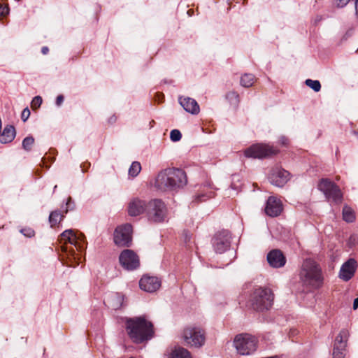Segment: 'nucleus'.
<instances>
[{
	"label": "nucleus",
	"mask_w": 358,
	"mask_h": 358,
	"mask_svg": "<svg viewBox=\"0 0 358 358\" xmlns=\"http://www.w3.org/2000/svg\"><path fill=\"white\" fill-rule=\"evenodd\" d=\"M187 183L185 172L177 168H168L160 171L156 177L155 187L160 192L176 191Z\"/></svg>",
	"instance_id": "1"
},
{
	"label": "nucleus",
	"mask_w": 358,
	"mask_h": 358,
	"mask_svg": "<svg viewBox=\"0 0 358 358\" xmlns=\"http://www.w3.org/2000/svg\"><path fill=\"white\" fill-rule=\"evenodd\" d=\"M126 329L131 340L137 344L150 340L154 335L153 324L144 316L127 319Z\"/></svg>",
	"instance_id": "2"
},
{
	"label": "nucleus",
	"mask_w": 358,
	"mask_h": 358,
	"mask_svg": "<svg viewBox=\"0 0 358 358\" xmlns=\"http://www.w3.org/2000/svg\"><path fill=\"white\" fill-rule=\"evenodd\" d=\"M299 275L304 285L313 288H318L322 285L323 277L321 268L312 259H306L303 262Z\"/></svg>",
	"instance_id": "3"
},
{
	"label": "nucleus",
	"mask_w": 358,
	"mask_h": 358,
	"mask_svg": "<svg viewBox=\"0 0 358 358\" xmlns=\"http://www.w3.org/2000/svg\"><path fill=\"white\" fill-rule=\"evenodd\" d=\"M84 239L85 237L83 234L80 236H77L73 230L66 229L61 234L59 241L62 245V250L66 252L68 255L76 258V251L74 250L73 248L71 246V248H69L66 245L69 243L70 245L76 248L77 250H83L85 247Z\"/></svg>",
	"instance_id": "4"
},
{
	"label": "nucleus",
	"mask_w": 358,
	"mask_h": 358,
	"mask_svg": "<svg viewBox=\"0 0 358 358\" xmlns=\"http://www.w3.org/2000/svg\"><path fill=\"white\" fill-rule=\"evenodd\" d=\"M273 301V294L270 289L259 287L252 294L250 303L252 308L257 311L269 309Z\"/></svg>",
	"instance_id": "5"
},
{
	"label": "nucleus",
	"mask_w": 358,
	"mask_h": 358,
	"mask_svg": "<svg viewBox=\"0 0 358 358\" xmlns=\"http://www.w3.org/2000/svg\"><path fill=\"white\" fill-rule=\"evenodd\" d=\"M234 346L241 355H250L257 349V338L248 333L237 334L233 341Z\"/></svg>",
	"instance_id": "6"
},
{
	"label": "nucleus",
	"mask_w": 358,
	"mask_h": 358,
	"mask_svg": "<svg viewBox=\"0 0 358 358\" xmlns=\"http://www.w3.org/2000/svg\"><path fill=\"white\" fill-rule=\"evenodd\" d=\"M167 208L161 199H152L147 203L146 215L153 222H162L166 216Z\"/></svg>",
	"instance_id": "7"
},
{
	"label": "nucleus",
	"mask_w": 358,
	"mask_h": 358,
	"mask_svg": "<svg viewBox=\"0 0 358 358\" xmlns=\"http://www.w3.org/2000/svg\"><path fill=\"white\" fill-rule=\"evenodd\" d=\"M319 189L322 192L326 198L338 204L342 202L343 194L341 189L334 182L329 179H322L318 185Z\"/></svg>",
	"instance_id": "8"
},
{
	"label": "nucleus",
	"mask_w": 358,
	"mask_h": 358,
	"mask_svg": "<svg viewBox=\"0 0 358 358\" xmlns=\"http://www.w3.org/2000/svg\"><path fill=\"white\" fill-rule=\"evenodd\" d=\"M278 150L267 144L257 143L247 148L245 152L246 157L262 159L276 155Z\"/></svg>",
	"instance_id": "9"
},
{
	"label": "nucleus",
	"mask_w": 358,
	"mask_h": 358,
	"mask_svg": "<svg viewBox=\"0 0 358 358\" xmlns=\"http://www.w3.org/2000/svg\"><path fill=\"white\" fill-rule=\"evenodd\" d=\"M183 338L187 345L199 348L206 340L205 333L199 327H188L184 330Z\"/></svg>",
	"instance_id": "10"
},
{
	"label": "nucleus",
	"mask_w": 358,
	"mask_h": 358,
	"mask_svg": "<svg viewBox=\"0 0 358 358\" xmlns=\"http://www.w3.org/2000/svg\"><path fill=\"white\" fill-rule=\"evenodd\" d=\"M132 226L125 224L117 227L114 232V243L122 247H129L132 241Z\"/></svg>",
	"instance_id": "11"
},
{
	"label": "nucleus",
	"mask_w": 358,
	"mask_h": 358,
	"mask_svg": "<svg viewBox=\"0 0 358 358\" xmlns=\"http://www.w3.org/2000/svg\"><path fill=\"white\" fill-rule=\"evenodd\" d=\"M119 261L121 266L127 271H133L140 266L139 257L133 250L126 249L120 255Z\"/></svg>",
	"instance_id": "12"
},
{
	"label": "nucleus",
	"mask_w": 358,
	"mask_h": 358,
	"mask_svg": "<svg viewBox=\"0 0 358 358\" xmlns=\"http://www.w3.org/2000/svg\"><path fill=\"white\" fill-rule=\"evenodd\" d=\"M349 332L342 329L336 336L333 349V358H345Z\"/></svg>",
	"instance_id": "13"
},
{
	"label": "nucleus",
	"mask_w": 358,
	"mask_h": 358,
	"mask_svg": "<svg viewBox=\"0 0 358 358\" xmlns=\"http://www.w3.org/2000/svg\"><path fill=\"white\" fill-rule=\"evenodd\" d=\"M231 235L228 231H220L213 238V247L216 252L223 253L230 246Z\"/></svg>",
	"instance_id": "14"
},
{
	"label": "nucleus",
	"mask_w": 358,
	"mask_h": 358,
	"mask_svg": "<svg viewBox=\"0 0 358 358\" xmlns=\"http://www.w3.org/2000/svg\"><path fill=\"white\" fill-rule=\"evenodd\" d=\"M289 176L288 171L280 167H275L270 171L268 180L272 185L280 187L287 183Z\"/></svg>",
	"instance_id": "15"
},
{
	"label": "nucleus",
	"mask_w": 358,
	"mask_h": 358,
	"mask_svg": "<svg viewBox=\"0 0 358 358\" xmlns=\"http://www.w3.org/2000/svg\"><path fill=\"white\" fill-rule=\"evenodd\" d=\"M140 288L147 292H154L161 286V281L157 277L143 275L139 281Z\"/></svg>",
	"instance_id": "16"
},
{
	"label": "nucleus",
	"mask_w": 358,
	"mask_h": 358,
	"mask_svg": "<svg viewBox=\"0 0 358 358\" xmlns=\"http://www.w3.org/2000/svg\"><path fill=\"white\" fill-rule=\"evenodd\" d=\"M282 210V204L280 199L275 196L268 197L265 208L266 213L271 217L278 216Z\"/></svg>",
	"instance_id": "17"
},
{
	"label": "nucleus",
	"mask_w": 358,
	"mask_h": 358,
	"mask_svg": "<svg viewBox=\"0 0 358 358\" xmlns=\"http://www.w3.org/2000/svg\"><path fill=\"white\" fill-rule=\"evenodd\" d=\"M147 203L144 200L134 198L130 201L128 205V213L130 216H138L143 213H146Z\"/></svg>",
	"instance_id": "18"
},
{
	"label": "nucleus",
	"mask_w": 358,
	"mask_h": 358,
	"mask_svg": "<svg viewBox=\"0 0 358 358\" xmlns=\"http://www.w3.org/2000/svg\"><path fill=\"white\" fill-rule=\"evenodd\" d=\"M267 261L273 268L282 267L286 263V259L282 252L278 249L270 251L267 255Z\"/></svg>",
	"instance_id": "19"
},
{
	"label": "nucleus",
	"mask_w": 358,
	"mask_h": 358,
	"mask_svg": "<svg viewBox=\"0 0 358 358\" xmlns=\"http://www.w3.org/2000/svg\"><path fill=\"white\" fill-rule=\"evenodd\" d=\"M357 266V262L354 259H350L345 262L340 270L339 277L345 281H348L354 275Z\"/></svg>",
	"instance_id": "20"
},
{
	"label": "nucleus",
	"mask_w": 358,
	"mask_h": 358,
	"mask_svg": "<svg viewBox=\"0 0 358 358\" xmlns=\"http://www.w3.org/2000/svg\"><path fill=\"white\" fill-rule=\"evenodd\" d=\"M179 103L182 107L188 113L192 114H198L199 112V106L196 100L189 97H180Z\"/></svg>",
	"instance_id": "21"
},
{
	"label": "nucleus",
	"mask_w": 358,
	"mask_h": 358,
	"mask_svg": "<svg viewBox=\"0 0 358 358\" xmlns=\"http://www.w3.org/2000/svg\"><path fill=\"white\" fill-rule=\"evenodd\" d=\"M16 135L15 129L13 125H7L0 134V143L3 144L10 143Z\"/></svg>",
	"instance_id": "22"
},
{
	"label": "nucleus",
	"mask_w": 358,
	"mask_h": 358,
	"mask_svg": "<svg viewBox=\"0 0 358 358\" xmlns=\"http://www.w3.org/2000/svg\"><path fill=\"white\" fill-rule=\"evenodd\" d=\"M170 358H192V357L187 350L178 347L172 351Z\"/></svg>",
	"instance_id": "23"
},
{
	"label": "nucleus",
	"mask_w": 358,
	"mask_h": 358,
	"mask_svg": "<svg viewBox=\"0 0 358 358\" xmlns=\"http://www.w3.org/2000/svg\"><path fill=\"white\" fill-rule=\"evenodd\" d=\"M343 217L347 222H352L355 220L354 210L348 206H345L343 208Z\"/></svg>",
	"instance_id": "24"
},
{
	"label": "nucleus",
	"mask_w": 358,
	"mask_h": 358,
	"mask_svg": "<svg viewBox=\"0 0 358 358\" xmlns=\"http://www.w3.org/2000/svg\"><path fill=\"white\" fill-rule=\"evenodd\" d=\"M255 81V76L251 73H245L241 78V85L245 87H251Z\"/></svg>",
	"instance_id": "25"
},
{
	"label": "nucleus",
	"mask_w": 358,
	"mask_h": 358,
	"mask_svg": "<svg viewBox=\"0 0 358 358\" xmlns=\"http://www.w3.org/2000/svg\"><path fill=\"white\" fill-rule=\"evenodd\" d=\"M63 217L64 215H62L59 210L52 211L49 216V222L51 227H54L57 225V223L60 222Z\"/></svg>",
	"instance_id": "26"
},
{
	"label": "nucleus",
	"mask_w": 358,
	"mask_h": 358,
	"mask_svg": "<svg viewBox=\"0 0 358 358\" xmlns=\"http://www.w3.org/2000/svg\"><path fill=\"white\" fill-rule=\"evenodd\" d=\"M141 170V164L138 162H134L129 169V175L131 177H136L138 175Z\"/></svg>",
	"instance_id": "27"
},
{
	"label": "nucleus",
	"mask_w": 358,
	"mask_h": 358,
	"mask_svg": "<svg viewBox=\"0 0 358 358\" xmlns=\"http://www.w3.org/2000/svg\"><path fill=\"white\" fill-rule=\"evenodd\" d=\"M34 143V138L31 136H29L24 138L22 141V148L24 150L29 152L31 150L32 146Z\"/></svg>",
	"instance_id": "28"
},
{
	"label": "nucleus",
	"mask_w": 358,
	"mask_h": 358,
	"mask_svg": "<svg viewBox=\"0 0 358 358\" xmlns=\"http://www.w3.org/2000/svg\"><path fill=\"white\" fill-rule=\"evenodd\" d=\"M305 83L308 87L313 89L316 92H319L321 89V84L318 80L307 79L305 81Z\"/></svg>",
	"instance_id": "29"
},
{
	"label": "nucleus",
	"mask_w": 358,
	"mask_h": 358,
	"mask_svg": "<svg viewBox=\"0 0 358 358\" xmlns=\"http://www.w3.org/2000/svg\"><path fill=\"white\" fill-rule=\"evenodd\" d=\"M226 98L233 105H237L239 102V96L236 92H229L227 94Z\"/></svg>",
	"instance_id": "30"
},
{
	"label": "nucleus",
	"mask_w": 358,
	"mask_h": 358,
	"mask_svg": "<svg viewBox=\"0 0 358 358\" xmlns=\"http://www.w3.org/2000/svg\"><path fill=\"white\" fill-rule=\"evenodd\" d=\"M42 102H43V100H42L41 96H36L35 97H34V99H32V101L31 102V108L33 110L38 109L42 104Z\"/></svg>",
	"instance_id": "31"
},
{
	"label": "nucleus",
	"mask_w": 358,
	"mask_h": 358,
	"mask_svg": "<svg viewBox=\"0 0 358 358\" xmlns=\"http://www.w3.org/2000/svg\"><path fill=\"white\" fill-rule=\"evenodd\" d=\"M182 138L180 131L178 129H173L170 133V138L173 142L179 141Z\"/></svg>",
	"instance_id": "32"
},
{
	"label": "nucleus",
	"mask_w": 358,
	"mask_h": 358,
	"mask_svg": "<svg viewBox=\"0 0 358 358\" xmlns=\"http://www.w3.org/2000/svg\"><path fill=\"white\" fill-rule=\"evenodd\" d=\"M30 114H31V113H30L29 109L27 107L25 108L21 113L22 120L23 122H26L28 120V118L29 117Z\"/></svg>",
	"instance_id": "33"
},
{
	"label": "nucleus",
	"mask_w": 358,
	"mask_h": 358,
	"mask_svg": "<svg viewBox=\"0 0 358 358\" xmlns=\"http://www.w3.org/2000/svg\"><path fill=\"white\" fill-rule=\"evenodd\" d=\"M21 232L27 237L31 238L34 236L35 232L31 228H26L21 230Z\"/></svg>",
	"instance_id": "34"
},
{
	"label": "nucleus",
	"mask_w": 358,
	"mask_h": 358,
	"mask_svg": "<svg viewBox=\"0 0 358 358\" xmlns=\"http://www.w3.org/2000/svg\"><path fill=\"white\" fill-rule=\"evenodd\" d=\"M9 13V8L6 5L0 4V16H5Z\"/></svg>",
	"instance_id": "35"
},
{
	"label": "nucleus",
	"mask_w": 358,
	"mask_h": 358,
	"mask_svg": "<svg viewBox=\"0 0 358 358\" xmlns=\"http://www.w3.org/2000/svg\"><path fill=\"white\" fill-rule=\"evenodd\" d=\"M66 210H65V213H67L69 210H71L74 208V204L72 202L71 197H69V199L66 201Z\"/></svg>",
	"instance_id": "36"
},
{
	"label": "nucleus",
	"mask_w": 358,
	"mask_h": 358,
	"mask_svg": "<svg viewBox=\"0 0 358 358\" xmlns=\"http://www.w3.org/2000/svg\"><path fill=\"white\" fill-rule=\"evenodd\" d=\"M63 101H64V96L62 95L57 96V97L56 99V104L57 106H60Z\"/></svg>",
	"instance_id": "37"
},
{
	"label": "nucleus",
	"mask_w": 358,
	"mask_h": 358,
	"mask_svg": "<svg viewBox=\"0 0 358 358\" xmlns=\"http://www.w3.org/2000/svg\"><path fill=\"white\" fill-rule=\"evenodd\" d=\"M206 196L204 195V194H202V195H199L196 197L195 199V201L199 203L200 201H205L206 199H204L203 198H205Z\"/></svg>",
	"instance_id": "38"
},
{
	"label": "nucleus",
	"mask_w": 358,
	"mask_h": 358,
	"mask_svg": "<svg viewBox=\"0 0 358 358\" xmlns=\"http://www.w3.org/2000/svg\"><path fill=\"white\" fill-rule=\"evenodd\" d=\"M279 141H280V143L282 145H287V143L288 140H287V138L286 137H285V136H282V137H280V138L279 139Z\"/></svg>",
	"instance_id": "39"
},
{
	"label": "nucleus",
	"mask_w": 358,
	"mask_h": 358,
	"mask_svg": "<svg viewBox=\"0 0 358 358\" xmlns=\"http://www.w3.org/2000/svg\"><path fill=\"white\" fill-rule=\"evenodd\" d=\"M358 308V298H356L353 302V309L356 310Z\"/></svg>",
	"instance_id": "40"
},
{
	"label": "nucleus",
	"mask_w": 358,
	"mask_h": 358,
	"mask_svg": "<svg viewBox=\"0 0 358 358\" xmlns=\"http://www.w3.org/2000/svg\"><path fill=\"white\" fill-rule=\"evenodd\" d=\"M48 51H49V49L46 46L43 47L42 49H41V52L43 55H46L48 52Z\"/></svg>",
	"instance_id": "41"
},
{
	"label": "nucleus",
	"mask_w": 358,
	"mask_h": 358,
	"mask_svg": "<svg viewBox=\"0 0 358 358\" xmlns=\"http://www.w3.org/2000/svg\"><path fill=\"white\" fill-rule=\"evenodd\" d=\"M356 13L358 15V0H355Z\"/></svg>",
	"instance_id": "42"
},
{
	"label": "nucleus",
	"mask_w": 358,
	"mask_h": 358,
	"mask_svg": "<svg viewBox=\"0 0 358 358\" xmlns=\"http://www.w3.org/2000/svg\"><path fill=\"white\" fill-rule=\"evenodd\" d=\"M189 239H190V237H189V236H187V234H186V235H185V241H187V240H189Z\"/></svg>",
	"instance_id": "43"
},
{
	"label": "nucleus",
	"mask_w": 358,
	"mask_h": 358,
	"mask_svg": "<svg viewBox=\"0 0 358 358\" xmlns=\"http://www.w3.org/2000/svg\"><path fill=\"white\" fill-rule=\"evenodd\" d=\"M57 187V185H55V186L54 187V189H55Z\"/></svg>",
	"instance_id": "44"
},
{
	"label": "nucleus",
	"mask_w": 358,
	"mask_h": 358,
	"mask_svg": "<svg viewBox=\"0 0 358 358\" xmlns=\"http://www.w3.org/2000/svg\"><path fill=\"white\" fill-rule=\"evenodd\" d=\"M130 358H134V357H130Z\"/></svg>",
	"instance_id": "45"
}]
</instances>
